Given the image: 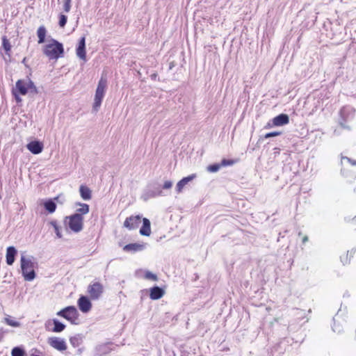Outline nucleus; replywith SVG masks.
I'll return each instance as SVG.
<instances>
[{"label":"nucleus","mask_w":356,"mask_h":356,"mask_svg":"<svg viewBox=\"0 0 356 356\" xmlns=\"http://www.w3.org/2000/svg\"><path fill=\"white\" fill-rule=\"evenodd\" d=\"M151 77H152V79H156V74H153L151 76Z\"/></svg>","instance_id":"c03bdc74"},{"label":"nucleus","mask_w":356,"mask_h":356,"mask_svg":"<svg viewBox=\"0 0 356 356\" xmlns=\"http://www.w3.org/2000/svg\"><path fill=\"white\" fill-rule=\"evenodd\" d=\"M51 323L54 325V327L51 329L53 332H61L66 327L64 323L59 321L57 318H53L45 323V327L47 329Z\"/></svg>","instance_id":"ddd939ff"},{"label":"nucleus","mask_w":356,"mask_h":356,"mask_svg":"<svg viewBox=\"0 0 356 356\" xmlns=\"http://www.w3.org/2000/svg\"><path fill=\"white\" fill-rule=\"evenodd\" d=\"M196 175L195 174H192L188 177H185L182 178L176 185L175 190L177 193H181L184 187L191 181L193 180L195 178Z\"/></svg>","instance_id":"a211bd4d"},{"label":"nucleus","mask_w":356,"mask_h":356,"mask_svg":"<svg viewBox=\"0 0 356 356\" xmlns=\"http://www.w3.org/2000/svg\"><path fill=\"white\" fill-rule=\"evenodd\" d=\"M172 186V181H165L163 184V185L161 187V189H170Z\"/></svg>","instance_id":"c9c22d12"},{"label":"nucleus","mask_w":356,"mask_h":356,"mask_svg":"<svg viewBox=\"0 0 356 356\" xmlns=\"http://www.w3.org/2000/svg\"><path fill=\"white\" fill-rule=\"evenodd\" d=\"M289 122V118L288 115L282 113L276 117L273 118L270 121L267 122V124L265 126L266 129H270L274 127H280L284 126Z\"/></svg>","instance_id":"6e6552de"},{"label":"nucleus","mask_w":356,"mask_h":356,"mask_svg":"<svg viewBox=\"0 0 356 356\" xmlns=\"http://www.w3.org/2000/svg\"><path fill=\"white\" fill-rule=\"evenodd\" d=\"M63 1H64L63 9L66 13H69L71 9L72 0H63Z\"/></svg>","instance_id":"72a5a7b5"},{"label":"nucleus","mask_w":356,"mask_h":356,"mask_svg":"<svg viewBox=\"0 0 356 356\" xmlns=\"http://www.w3.org/2000/svg\"><path fill=\"white\" fill-rule=\"evenodd\" d=\"M56 315L65 318L72 324H78L79 312L74 306H67L58 312Z\"/></svg>","instance_id":"423d86ee"},{"label":"nucleus","mask_w":356,"mask_h":356,"mask_svg":"<svg viewBox=\"0 0 356 356\" xmlns=\"http://www.w3.org/2000/svg\"><path fill=\"white\" fill-rule=\"evenodd\" d=\"M28 91L31 95H36L38 93L37 87L35 86L33 81H32L30 79H28Z\"/></svg>","instance_id":"bb28decb"},{"label":"nucleus","mask_w":356,"mask_h":356,"mask_svg":"<svg viewBox=\"0 0 356 356\" xmlns=\"http://www.w3.org/2000/svg\"><path fill=\"white\" fill-rule=\"evenodd\" d=\"M76 56L83 60H86V38L81 37L76 49Z\"/></svg>","instance_id":"f8f14e48"},{"label":"nucleus","mask_w":356,"mask_h":356,"mask_svg":"<svg viewBox=\"0 0 356 356\" xmlns=\"http://www.w3.org/2000/svg\"><path fill=\"white\" fill-rule=\"evenodd\" d=\"M47 33V30L44 26H41L38 29L37 35L38 37V43L42 44L45 41V36Z\"/></svg>","instance_id":"b1692460"},{"label":"nucleus","mask_w":356,"mask_h":356,"mask_svg":"<svg viewBox=\"0 0 356 356\" xmlns=\"http://www.w3.org/2000/svg\"><path fill=\"white\" fill-rule=\"evenodd\" d=\"M44 209L50 213H54L56 209V204L54 200L49 199L44 202Z\"/></svg>","instance_id":"4be33fe9"},{"label":"nucleus","mask_w":356,"mask_h":356,"mask_svg":"<svg viewBox=\"0 0 356 356\" xmlns=\"http://www.w3.org/2000/svg\"><path fill=\"white\" fill-rule=\"evenodd\" d=\"M6 333V330H4L3 328L0 329V342L3 340Z\"/></svg>","instance_id":"4c0bfd02"},{"label":"nucleus","mask_w":356,"mask_h":356,"mask_svg":"<svg viewBox=\"0 0 356 356\" xmlns=\"http://www.w3.org/2000/svg\"><path fill=\"white\" fill-rule=\"evenodd\" d=\"M353 164H356V161H355V162H354V163H353Z\"/></svg>","instance_id":"49530a36"},{"label":"nucleus","mask_w":356,"mask_h":356,"mask_svg":"<svg viewBox=\"0 0 356 356\" xmlns=\"http://www.w3.org/2000/svg\"><path fill=\"white\" fill-rule=\"evenodd\" d=\"M22 63H26V58H24L23 59Z\"/></svg>","instance_id":"a18cd8bd"},{"label":"nucleus","mask_w":356,"mask_h":356,"mask_svg":"<svg viewBox=\"0 0 356 356\" xmlns=\"http://www.w3.org/2000/svg\"><path fill=\"white\" fill-rule=\"evenodd\" d=\"M12 356H26V352L24 349L19 346H16L12 349Z\"/></svg>","instance_id":"a878e982"},{"label":"nucleus","mask_w":356,"mask_h":356,"mask_svg":"<svg viewBox=\"0 0 356 356\" xmlns=\"http://www.w3.org/2000/svg\"><path fill=\"white\" fill-rule=\"evenodd\" d=\"M220 168H221L220 163H213V164L209 165L207 167V171L209 172H216L220 170Z\"/></svg>","instance_id":"c756f323"},{"label":"nucleus","mask_w":356,"mask_h":356,"mask_svg":"<svg viewBox=\"0 0 356 356\" xmlns=\"http://www.w3.org/2000/svg\"><path fill=\"white\" fill-rule=\"evenodd\" d=\"M54 231L56 232V236L59 238L62 237V234L60 232V227L58 226L54 229Z\"/></svg>","instance_id":"e433bc0d"},{"label":"nucleus","mask_w":356,"mask_h":356,"mask_svg":"<svg viewBox=\"0 0 356 356\" xmlns=\"http://www.w3.org/2000/svg\"><path fill=\"white\" fill-rule=\"evenodd\" d=\"M79 309L83 313H88L92 308V303L90 298L86 296H81L77 300Z\"/></svg>","instance_id":"9b49d317"},{"label":"nucleus","mask_w":356,"mask_h":356,"mask_svg":"<svg viewBox=\"0 0 356 356\" xmlns=\"http://www.w3.org/2000/svg\"><path fill=\"white\" fill-rule=\"evenodd\" d=\"M87 292L91 300H97L104 293V286L100 282H95L88 285Z\"/></svg>","instance_id":"0eeeda50"},{"label":"nucleus","mask_w":356,"mask_h":356,"mask_svg":"<svg viewBox=\"0 0 356 356\" xmlns=\"http://www.w3.org/2000/svg\"><path fill=\"white\" fill-rule=\"evenodd\" d=\"M142 216L140 215L131 216L126 218L124 222V227L129 230L136 229L141 223Z\"/></svg>","instance_id":"1a4fd4ad"},{"label":"nucleus","mask_w":356,"mask_h":356,"mask_svg":"<svg viewBox=\"0 0 356 356\" xmlns=\"http://www.w3.org/2000/svg\"><path fill=\"white\" fill-rule=\"evenodd\" d=\"M79 192L83 200H89L91 199V191L88 187L81 185L79 188Z\"/></svg>","instance_id":"412c9836"},{"label":"nucleus","mask_w":356,"mask_h":356,"mask_svg":"<svg viewBox=\"0 0 356 356\" xmlns=\"http://www.w3.org/2000/svg\"><path fill=\"white\" fill-rule=\"evenodd\" d=\"M347 108L346 107H343L340 111L341 115H343L344 113L346 111Z\"/></svg>","instance_id":"a19ab883"},{"label":"nucleus","mask_w":356,"mask_h":356,"mask_svg":"<svg viewBox=\"0 0 356 356\" xmlns=\"http://www.w3.org/2000/svg\"><path fill=\"white\" fill-rule=\"evenodd\" d=\"M17 254V250L14 246H9L6 249V261L9 266L13 264L15 257Z\"/></svg>","instance_id":"dca6fc26"},{"label":"nucleus","mask_w":356,"mask_h":356,"mask_svg":"<svg viewBox=\"0 0 356 356\" xmlns=\"http://www.w3.org/2000/svg\"><path fill=\"white\" fill-rule=\"evenodd\" d=\"M107 87V80L102 76L98 82V85L95 91L94 103L92 108L95 111H97L101 106L102 100L104 97L106 89Z\"/></svg>","instance_id":"7ed1b4c3"},{"label":"nucleus","mask_w":356,"mask_h":356,"mask_svg":"<svg viewBox=\"0 0 356 356\" xmlns=\"http://www.w3.org/2000/svg\"><path fill=\"white\" fill-rule=\"evenodd\" d=\"M68 227L75 233H78L83 229V217L79 214H72L67 216L65 220Z\"/></svg>","instance_id":"39448f33"},{"label":"nucleus","mask_w":356,"mask_h":356,"mask_svg":"<svg viewBox=\"0 0 356 356\" xmlns=\"http://www.w3.org/2000/svg\"><path fill=\"white\" fill-rule=\"evenodd\" d=\"M281 134L282 133L280 131H273V132L266 134L264 135V138H268L270 137H275V136H280Z\"/></svg>","instance_id":"f704fd0d"},{"label":"nucleus","mask_w":356,"mask_h":356,"mask_svg":"<svg viewBox=\"0 0 356 356\" xmlns=\"http://www.w3.org/2000/svg\"><path fill=\"white\" fill-rule=\"evenodd\" d=\"M143 225L140 229V234L142 236H149L151 234V223L149 219L144 218L142 220Z\"/></svg>","instance_id":"aec40b11"},{"label":"nucleus","mask_w":356,"mask_h":356,"mask_svg":"<svg viewBox=\"0 0 356 356\" xmlns=\"http://www.w3.org/2000/svg\"><path fill=\"white\" fill-rule=\"evenodd\" d=\"M164 293V290L162 288L154 286L149 290V297L152 300H158L163 297Z\"/></svg>","instance_id":"6ab92c4d"},{"label":"nucleus","mask_w":356,"mask_h":356,"mask_svg":"<svg viewBox=\"0 0 356 356\" xmlns=\"http://www.w3.org/2000/svg\"><path fill=\"white\" fill-rule=\"evenodd\" d=\"M48 343L50 346L59 351H64L67 349V344L63 339L53 337L48 339Z\"/></svg>","instance_id":"9d476101"},{"label":"nucleus","mask_w":356,"mask_h":356,"mask_svg":"<svg viewBox=\"0 0 356 356\" xmlns=\"http://www.w3.org/2000/svg\"><path fill=\"white\" fill-rule=\"evenodd\" d=\"M162 195L163 194L160 184L155 182L148 184L141 195V199L146 202L151 198Z\"/></svg>","instance_id":"20e7f679"},{"label":"nucleus","mask_w":356,"mask_h":356,"mask_svg":"<svg viewBox=\"0 0 356 356\" xmlns=\"http://www.w3.org/2000/svg\"><path fill=\"white\" fill-rule=\"evenodd\" d=\"M236 162V160L223 159L220 163L221 167H225V166L232 165Z\"/></svg>","instance_id":"7c9ffc66"},{"label":"nucleus","mask_w":356,"mask_h":356,"mask_svg":"<svg viewBox=\"0 0 356 356\" xmlns=\"http://www.w3.org/2000/svg\"><path fill=\"white\" fill-rule=\"evenodd\" d=\"M15 98L17 102H20L22 101V99L16 94H15Z\"/></svg>","instance_id":"79ce46f5"},{"label":"nucleus","mask_w":356,"mask_h":356,"mask_svg":"<svg viewBox=\"0 0 356 356\" xmlns=\"http://www.w3.org/2000/svg\"><path fill=\"white\" fill-rule=\"evenodd\" d=\"M20 262L22 273L24 280L29 282L33 280L36 276L34 270V263L24 255H22Z\"/></svg>","instance_id":"f03ea898"},{"label":"nucleus","mask_w":356,"mask_h":356,"mask_svg":"<svg viewBox=\"0 0 356 356\" xmlns=\"http://www.w3.org/2000/svg\"><path fill=\"white\" fill-rule=\"evenodd\" d=\"M302 243H305L308 241V237L307 236H304L302 237Z\"/></svg>","instance_id":"37998d69"},{"label":"nucleus","mask_w":356,"mask_h":356,"mask_svg":"<svg viewBox=\"0 0 356 356\" xmlns=\"http://www.w3.org/2000/svg\"><path fill=\"white\" fill-rule=\"evenodd\" d=\"M145 248V245L144 243H129L123 247V250L127 252L135 253L137 252H140L143 250Z\"/></svg>","instance_id":"2eb2a0df"},{"label":"nucleus","mask_w":356,"mask_h":356,"mask_svg":"<svg viewBox=\"0 0 356 356\" xmlns=\"http://www.w3.org/2000/svg\"><path fill=\"white\" fill-rule=\"evenodd\" d=\"M76 204L80 206V208L76 210V213L74 214H79L81 216H83V215L87 214L89 212L90 209L88 204L81 202H77Z\"/></svg>","instance_id":"5701e85b"},{"label":"nucleus","mask_w":356,"mask_h":356,"mask_svg":"<svg viewBox=\"0 0 356 356\" xmlns=\"http://www.w3.org/2000/svg\"><path fill=\"white\" fill-rule=\"evenodd\" d=\"M43 53L49 60H57L63 56V45L56 40L51 39L50 43L44 46Z\"/></svg>","instance_id":"f257e3e1"},{"label":"nucleus","mask_w":356,"mask_h":356,"mask_svg":"<svg viewBox=\"0 0 356 356\" xmlns=\"http://www.w3.org/2000/svg\"><path fill=\"white\" fill-rule=\"evenodd\" d=\"M2 47L6 52V54L10 56L11 44L6 36L2 38Z\"/></svg>","instance_id":"393cba45"},{"label":"nucleus","mask_w":356,"mask_h":356,"mask_svg":"<svg viewBox=\"0 0 356 356\" xmlns=\"http://www.w3.org/2000/svg\"><path fill=\"white\" fill-rule=\"evenodd\" d=\"M16 90L21 95H26L28 91V79H19L16 82L15 84Z\"/></svg>","instance_id":"f3484780"},{"label":"nucleus","mask_w":356,"mask_h":356,"mask_svg":"<svg viewBox=\"0 0 356 356\" xmlns=\"http://www.w3.org/2000/svg\"><path fill=\"white\" fill-rule=\"evenodd\" d=\"M5 322L10 326L17 327L20 326V323L12 318L10 316L5 318Z\"/></svg>","instance_id":"c85d7f7f"},{"label":"nucleus","mask_w":356,"mask_h":356,"mask_svg":"<svg viewBox=\"0 0 356 356\" xmlns=\"http://www.w3.org/2000/svg\"><path fill=\"white\" fill-rule=\"evenodd\" d=\"M58 203H60V204H63V200H64V198L63 197H62L61 195H58L57 196L55 199H54Z\"/></svg>","instance_id":"58836bf2"},{"label":"nucleus","mask_w":356,"mask_h":356,"mask_svg":"<svg viewBox=\"0 0 356 356\" xmlns=\"http://www.w3.org/2000/svg\"><path fill=\"white\" fill-rule=\"evenodd\" d=\"M27 149L33 154H38L43 149V145L38 140L31 141L26 145Z\"/></svg>","instance_id":"4468645a"},{"label":"nucleus","mask_w":356,"mask_h":356,"mask_svg":"<svg viewBox=\"0 0 356 356\" xmlns=\"http://www.w3.org/2000/svg\"><path fill=\"white\" fill-rule=\"evenodd\" d=\"M67 17L65 15H60L59 17V26L60 27H64L67 23Z\"/></svg>","instance_id":"473e14b6"},{"label":"nucleus","mask_w":356,"mask_h":356,"mask_svg":"<svg viewBox=\"0 0 356 356\" xmlns=\"http://www.w3.org/2000/svg\"><path fill=\"white\" fill-rule=\"evenodd\" d=\"M70 342L73 347H78L81 343V337L79 334L72 337L70 339Z\"/></svg>","instance_id":"cd10ccee"},{"label":"nucleus","mask_w":356,"mask_h":356,"mask_svg":"<svg viewBox=\"0 0 356 356\" xmlns=\"http://www.w3.org/2000/svg\"><path fill=\"white\" fill-rule=\"evenodd\" d=\"M51 225L55 229L56 227H58V225L56 220H52L50 222Z\"/></svg>","instance_id":"ea45409f"},{"label":"nucleus","mask_w":356,"mask_h":356,"mask_svg":"<svg viewBox=\"0 0 356 356\" xmlns=\"http://www.w3.org/2000/svg\"><path fill=\"white\" fill-rule=\"evenodd\" d=\"M145 278L147 280H152L154 281H156L158 280L156 275L151 273L150 271L145 272Z\"/></svg>","instance_id":"2f4dec72"}]
</instances>
